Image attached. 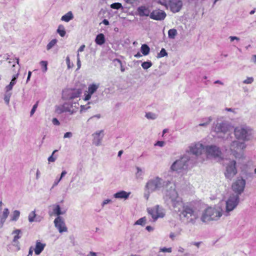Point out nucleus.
<instances>
[{"label":"nucleus","instance_id":"11","mask_svg":"<svg viewBox=\"0 0 256 256\" xmlns=\"http://www.w3.org/2000/svg\"><path fill=\"white\" fill-rule=\"evenodd\" d=\"M147 210L154 221H156L158 218H163L165 215L164 209L158 205L153 208H148Z\"/></svg>","mask_w":256,"mask_h":256},{"label":"nucleus","instance_id":"28","mask_svg":"<svg viewBox=\"0 0 256 256\" xmlns=\"http://www.w3.org/2000/svg\"><path fill=\"white\" fill-rule=\"evenodd\" d=\"M74 18L73 14L71 11L68 12L61 18V20L65 22H68Z\"/></svg>","mask_w":256,"mask_h":256},{"label":"nucleus","instance_id":"10","mask_svg":"<svg viewBox=\"0 0 256 256\" xmlns=\"http://www.w3.org/2000/svg\"><path fill=\"white\" fill-rule=\"evenodd\" d=\"M246 180L242 178H238L232 185V189L234 192V195H238L240 197L244 191L246 186Z\"/></svg>","mask_w":256,"mask_h":256},{"label":"nucleus","instance_id":"42","mask_svg":"<svg viewBox=\"0 0 256 256\" xmlns=\"http://www.w3.org/2000/svg\"><path fill=\"white\" fill-rule=\"evenodd\" d=\"M168 56V53L166 52V50L162 48L160 52L158 54L157 58H160L165 56Z\"/></svg>","mask_w":256,"mask_h":256},{"label":"nucleus","instance_id":"59","mask_svg":"<svg viewBox=\"0 0 256 256\" xmlns=\"http://www.w3.org/2000/svg\"><path fill=\"white\" fill-rule=\"evenodd\" d=\"M52 122L54 125L56 126H59L60 124V122L56 118H54L52 120Z\"/></svg>","mask_w":256,"mask_h":256},{"label":"nucleus","instance_id":"22","mask_svg":"<svg viewBox=\"0 0 256 256\" xmlns=\"http://www.w3.org/2000/svg\"><path fill=\"white\" fill-rule=\"evenodd\" d=\"M130 194V192H126L124 190H120L115 193L113 195V196L116 199L126 200L128 198Z\"/></svg>","mask_w":256,"mask_h":256},{"label":"nucleus","instance_id":"14","mask_svg":"<svg viewBox=\"0 0 256 256\" xmlns=\"http://www.w3.org/2000/svg\"><path fill=\"white\" fill-rule=\"evenodd\" d=\"M79 104L78 100L74 102L68 101L64 103V109L66 112H68L70 114H75L78 110Z\"/></svg>","mask_w":256,"mask_h":256},{"label":"nucleus","instance_id":"23","mask_svg":"<svg viewBox=\"0 0 256 256\" xmlns=\"http://www.w3.org/2000/svg\"><path fill=\"white\" fill-rule=\"evenodd\" d=\"M21 234L22 232L20 230H16L12 232V234L14 235L12 240L13 245L16 247H18V250L20 249V248L18 247L19 243L18 242V240L21 238Z\"/></svg>","mask_w":256,"mask_h":256},{"label":"nucleus","instance_id":"21","mask_svg":"<svg viewBox=\"0 0 256 256\" xmlns=\"http://www.w3.org/2000/svg\"><path fill=\"white\" fill-rule=\"evenodd\" d=\"M81 92L79 90H71L69 92L68 96V101L74 102L78 100V98L80 96Z\"/></svg>","mask_w":256,"mask_h":256},{"label":"nucleus","instance_id":"1","mask_svg":"<svg viewBox=\"0 0 256 256\" xmlns=\"http://www.w3.org/2000/svg\"><path fill=\"white\" fill-rule=\"evenodd\" d=\"M234 134L236 139L244 142L251 140L255 135L254 130L246 124H241L234 128Z\"/></svg>","mask_w":256,"mask_h":256},{"label":"nucleus","instance_id":"46","mask_svg":"<svg viewBox=\"0 0 256 256\" xmlns=\"http://www.w3.org/2000/svg\"><path fill=\"white\" fill-rule=\"evenodd\" d=\"M212 120V116H209L208 118H205L202 119V122L205 124H206V125L208 126L210 124Z\"/></svg>","mask_w":256,"mask_h":256},{"label":"nucleus","instance_id":"48","mask_svg":"<svg viewBox=\"0 0 256 256\" xmlns=\"http://www.w3.org/2000/svg\"><path fill=\"white\" fill-rule=\"evenodd\" d=\"M158 2L160 4L164 6L168 9V0H158Z\"/></svg>","mask_w":256,"mask_h":256},{"label":"nucleus","instance_id":"39","mask_svg":"<svg viewBox=\"0 0 256 256\" xmlns=\"http://www.w3.org/2000/svg\"><path fill=\"white\" fill-rule=\"evenodd\" d=\"M40 64L44 72H46L48 70V62L45 60H42L40 62Z\"/></svg>","mask_w":256,"mask_h":256},{"label":"nucleus","instance_id":"13","mask_svg":"<svg viewBox=\"0 0 256 256\" xmlns=\"http://www.w3.org/2000/svg\"><path fill=\"white\" fill-rule=\"evenodd\" d=\"M164 186V182L162 179L158 177L149 180L146 184L148 190L154 191L158 190Z\"/></svg>","mask_w":256,"mask_h":256},{"label":"nucleus","instance_id":"56","mask_svg":"<svg viewBox=\"0 0 256 256\" xmlns=\"http://www.w3.org/2000/svg\"><path fill=\"white\" fill-rule=\"evenodd\" d=\"M160 251L162 252H171L172 251V249L171 248H160Z\"/></svg>","mask_w":256,"mask_h":256},{"label":"nucleus","instance_id":"54","mask_svg":"<svg viewBox=\"0 0 256 256\" xmlns=\"http://www.w3.org/2000/svg\"><path fill=\"white\" fill-rule=\"evenodd\" d=\"M112 200L110 199L104 200L102 203V206L104 207L105 205H106L109 203H112Z\"/></svg>","mask_w":256,"mask_h":256},{"label":"nucleus","instance_id":"33","mask_svg":"<svg viewBox=\"0 0 256 256\" xmlns=\"http://www.w3.org/2000/svg\"><path fill=\"white\" fill-rule=\"evenodd\" d=\"M116 66H118L120 68L122 72H124L126 70L124 66L122 65V62L119 59L116 58L114 60Z\"/></svg>","mask_w":256,"mask_h":256},{"label":"nucleus","instance_id":"63","mask_svg":"<svg viewBox=\"0 0 256 256\" xmlns=\"http://www.w3.org/2000/svg\"><path fill=\"white\" fill-rule=\"evenodd\" d=\"M86 256H98V254L94 252H90Z\"/></svg>","mask_w":256,"mask_h":256},{"label":"nucleus","instance_id":"6","mask_svg":"<svg viewBox=\"0 0 256 256\" xmlns=\"http://www.w3.org/2000/svg\"><path fill=\"white\" fill-rule=\"evenodd\" d=\"M231 126L226 121H217L213 124L212 131L215 132L218 138H225L226 133L230 131Z\"/></svg>","mask_w":256,"mask_h":256},{"label":"nucleus","instance_id":"25","mask_svg":"<svg viewBox=\"0 0 256 256\" xmlns=\"http://www.w3.org/2000/svg\"><path fill=\"white\" fill-rule=\"evenodd\" d=\"M45 246V244L42 243L40 241L37 240L36 242V248H34L35 254L36 255L40 254L44 250Z\"/></svg>","mask_w":256,"mask_h":256},{"label":"nucleus","instance_id":"2","mask_svg":"<svg viewBox=\"0 0 256 256\" xmlns=\"http://www.w3.org/2000/svg\"><path fill=\"white\" fill-rule=\"evenodd\" d=\"M170 188L166 190L165 193L164 198L166 200L172 202L173 206L176 208V211H180L184 204L181 198L178 197L177 192L176 190V186L170 182L168 183Z\"/></svg>","mask_w":256,"mask_h":256},{"label":"nucleus","instance_id":"27","mask_svg":"<svg viewBox=\"0 0 256 256\" xmlns=\"http://www.w3.org/2000/svg\"><path fill=\"white\" fill-rule=\"evenodd\" d=\"M9 214L10 212L8 209V208H5L2 212V215L0 216V223L2 226L4 222H6V220L8 217Z\"/></svg>","mask_w":256,"mask_h":256},{"label":"nucleus","instance_id":"45","mask_svg":"<svg viewBox=\"0 0 256 256\" xmlns=\"http://www.w3.org/2000/svg\"><path fill=\"white\" fill-rule=\"evenodd\" d=\"M254 81V78L252 77H248L246 80H244L242 82L244 84H251Z\"/></svg>","mask_w":256,"mask_h":256},{"label":"nucleus","instance_id":"7","mask_svg":"<svg viewBox=\"0 0 256 256\" xmlns=\"http://www.w3.org/2000/svg\"><path fill=\"white\" fill-rule=\"evenodd\" d=\"M240 202V197L238 195L232 194L226 202V208L224 214L227 216L230 212L234 210Z\"/></svg>","mask_w":256,"mask_h":256},{"label":"nucleus","instance_id":"3","mask_svg":"<svg viewBox=\"0 0 256 256\" xmlns=\"http://www.w3.org/2000/svg\"><path fill=\"white\" fill-rule=\"evenodd\" d=\"M222 214H224V212L220 207H209L202 212L200 220L204 222L210 220H218Z\"/></svg>","mask_w":256,"mask_h":256},{"label":"nucleus","instance_id":"17","mask_svg":"<svg viewBox=\"0 0 256 256\" xmlns=\"http://www.w3.org/2000/svg\"><path fill=\"white\" fill-rule=\"evenodd\" d=\"M104 135V130H97L94 132L92 134L93 137L92 144L96 146H101Z\"/></svg>","mask_w":256,"mask_h":256},{"label":"nucleus","instance_id":"12","mask_svg":"<svg viewBox=\"0 0 256 256\" xmlns=\"http://www.w3.org/2000/svg\"><path fill=\"white\" fill-rule=\"evenodd\" d=\"M166 13L161 10H155L150 12L145 8V16H149L152 19L156 20H162L166 18Z\"/></svg>","mask_w":256,"mask_h":256},{"label":"nucleus","instance_id":"16","mask_svg":"<svg viewBox=\"0 0 256 256\" xmlns=\"http://www.w3.org/2000/svg\"><path fill=\"white\" fill-rule=\"evenodd\" d=\"M182 6L181 0H168V8L174 13L180 11Z\"/></svg>","mask_w":256,"mask_h":256},{"label":"nucleus","instance_id":"24","mask_svg":"<svg viewBox=\"0 0 256 256\" xmlns=\"http://www.w3.org/2000/svg\"><path fill=\"white\" fill-rule=\"evenodd\" d=\"M52 210V213L54 214L60 216V215L64 214L66 213V210H62L60 205L55 204L51 206Z\"/></svg>","mask_w":256,"mask_h":256},{"label":"nucleus","instance_id":"57","mask_svg":"<svg viewBox=\"0 0 256 256\" xmlns=\"http://www.w3.org/2000/svg\"><path fill=\"white\" fill-rule=\"evenodd\" d=\"M13 87L10 85L8 84L6 86L5 88V92H12L10 91L12 90Z\"/></svg>","mask_w":256,"mask_h":256},{"label":"nucleus","instance_id":"52","mask_svg":"<svg viewBox=\"0 0 256 256\" xmlns=\"http://www.w3.org/2000/svg\"><path fill=\"white\" fill-rule=\"evenodd\" d=\"M144 224V218H142L136 222L134 224L143 226Z\"/></svg>","mask_w":256,"mask_h":256},{"label":"nucleus","instance_id":"34","mask_svg":"<svg viewBox=\"0 0 256 256\" xmlns=\"http://www.w3.org/2000/svg\"><path fill=\"white\" fill-rule=\"evenodd\" d=\"M57 32L60 36L64 37L66 34L64 26L62 25H60L57 29Z\"/></svg>","mask_w":256,"mask_h":256},{"label":"nucleus","instance_id":"61","mask_svg":"<svg viewBox=\"0 0 256 256\" xmlns=\"http://www.w3.org/2000/svg\"><path fill=\"white\" fill-rule=\"evenodd\" d=\"M152 65L150 62H145V69L150 68Z\"/></svg>","mask_w":256,"mask_h":256},{"label":"nucleus","instance_id":"47","mask_svg":"<svg viewBox=\"0 0 256 256\" xmlns=\"http://www.w3.org/2000/svg\"><path fill=\"white\" fill-rule=\"evenodd\" d=\"M58 151V150H54L52 153V154L48 158V161L49 162H55V160H56V157H54V154L56 152Z\"/></svg>","mask_w":256,"mask_h":256},{"label":"nucleus","instance_id":"60","mask_svg":"<svg viewBox=\"0 0 256 256\" xmlns=\"http://www.w3.org/2000/svg\"><path fill=\"white\" fill-rule=\"evenodd\" d=\"M164 144L165 142L164 141H158L154 145L162 147L164 146Z\"/></svg>","mask_w":256,"mask_h":256},{"label":"nucleus","instance_id":"8","mask_svg":"<svg viewBox=\"0 0 256 256\" xmlns=\"http://www.w3.org/2000/svg\"><path fill=\"white\" fill-rule=\"evenodd\" d=\"M206 152L208 157L212 158L218 162L223 160V154L220 148L216 146H208L206 148Z\"/></svg>","mask_w":256,"mask_h":256},{"label":"nucleus","instance_id":"58","mask_svg":"<svg viewBox=\"0 0 256 256\" xmlns=\"http://www.w3.org/2000/svg\"><path fill=\"white\" fill-rule=\"evenodd\" d=\"M72 136V134L71 132H66L64 134V138H71Z\"/></svg>","mask_w":256,"mask_h":256},{"label":"nucleus","instance_id":"50","mask_svg":"<svg viewBox=\"0 0 256 256\" xmlns=\"http://www.w3.org/2000/svg\"><path fill=\"white\" fill-rule=\"evenodd\" d=\"M66 62L68 69L72 68L73 66V64L70 63V58L68 56L66 58Z\"/></svg>","mask_w":256,"mask_h":256},{"label":"nucleus","instance_id":"9","mask_svg":"<svg viewBox=\"0 0 256 256\" xmlns=\"http://www.w3.org/2000/svg\"><path fill=\"white\" fill-rule=\"evenodd\" d=\"M236 164V162L234 160H230L226 164L224 174L227 179L231 180L237 174Z\"/></svg>","mask_w":256,"mask_h":256},{"label":"nucleus","instance_id":"49","mask_svg":"<svg viewBox=\"0 0 256 256\" xmlns=\"http://www.w3.org/2000/svg\"><path fill=\"white\" fill-rule=\"evenodd\" d=\"M38 101L32 106V109L31 110V111L30 112V116H32L34 113L35 112L38 106Z\"/></svg>","mask_w":256,"mask_h":256},{"label":"nucleus","instance_id":"29","mask_svg":"<svg viewBox=\"0 0 256 256\" xmlns=\"http://www.w3.org/2000/svg\"><path fill=\"white\" fill-rule=\"evenodd\" d=\"M36 211L33 210L32 211L28 214V220L29 222H40V219H38V218H36Z\"/></svg>","mask_w":256,"mask_h":256},{"label":"nucleus","instance_id":"41","mask_svg":"<svg viewBox=\"0 0 256 256\" xmlns=\"http://www.w3.org/2000/svg\"><path fill=\"white\" fill-rule=\"evenodd\" d=\"M64 104L62 105L58 106L56 107V112L58 114H62L63 112H66V111L64 109Z\"/></svg>","mask_w":256,"mask_h":256},{"label":"nucleus","instance_id":"31","mask_svg":"<svg viewBox=\"0 0 256 256\" xmlns=\"http://www.w3.org/2000/svg\"><path fill=\"white\" fill-rule=\"evenodd\" d=\"M20 216V212L18 210H15L12 212V214L10 216V220L12 222H16L19 218Z\"/></svg>","mask_w":256,"mask_h":256},{"label":"nucleus","instance_id":"26","mask_svg":"<svg viewBox=\"0 0 256 256\" xmlns=\"http://www.w3.org/2000/svg\"><path fill=\"white\" fill-rule=\"evenodd\" d=\"M101 118L102 114H100L94 115L88 119L86 123L88 124H96Z\"/></svg>","mask_w":256,"mask_h":256},{"label":"nucleus","instance_id":"19","mask_svg":"<svg viewBox=\"0 0 256 256\" xmlns=\"http://www.w3.org/2000/svg\"><path fill=\"white\" fill-rule=\"evenodd\" d=\"M100 87V84H92L88 86V94H85L84 100L86 101L90 99L92 96L98 90Z\"/></svg>","mask_w":256,"mask_h":256},{"label":"nucleus","instance_id":"30","mask_svg":"<svg viewBox=\"0 0 256 256\" xmlns=\"http://www.w3.org/2000/svg\"><path fill=\"white\" fill-rule=\"evenodd\" d=\"M95 42L98 45H102L105 42L104 36L102 34H100L96 36Z\"/></svg>","mask_w":256,"mask_h":256},{"label":"nucleus","instance_id":"43","mask_svg":"<svg viewBox=\"0 0 256 256\" xmlns=\"http://www.w3.org/2000/svg\"><path fill=\"white\" fill-rule=\"evenodd\" d=\"M110 8L112 9L118 10L122 8V6L120 3L114 2L110 4Z\"/></svg>","mask_w":256,"mask_h":256},{"label":"nucleus","instance_id":"40","mask_svg":"<svg viewBox=\"0 0 256 256\" xmlns=\"http://www.w3.org/2000/svg\"><path fill=\"white\" fill-rule=\"evenodd\" d=\"M145 116L146 118L150 120H154L157 118V115L155 113L152 112H146Z\"/></svg>","mask_w":256,"mask_h":256},{"label":"nucleus","instance_id":"20","mask_svg":"<svg viewBox=\"0 0 256 256\" xmlns=\"http://www.w3.org/2000/svg\"><path fill=\"white\" fill-rule=\"evenodd\" d=\"M204 149V146L200 143H196L194 144H192L190 146V152L196 156H198L200 154Z\"/></svg>","mask_w":256,"mask_h":256},{"label":"nucleus","instance_id":"64","mask_svg":"<svg viewBox=\"0 0 256 256\" xmlns=\"http://www.w3.org/2000/svg\"><path fill=\"white\" fill-rule=\"evenodd\" d=\"M251 60L254 64H256V55L254 54L252 56Z\"/></svg>","mask_w":256,"mask_h":256},{"label":"nucleus","instance_id":"55","mask_svg":"<svg viewBox=\"0 0 256 256\" xmlns=\"http://www.w3.org/2000/svg\"><path fill=\"white\" fill-rule=\"evenodd\" d=\"M77 66H78L77 70H79L81 67V62L80 60L79 54H77Z\"/></svg>","mask_w":256,"mask_h":256},{"label":"nucleus","instance_id":"62","mask_svg":"<svg viewBox=\"0 0 256 256\" xmlns=\"http://www.w3.org/2000/svg\"><path fill=\"white\" fill-rule=\"evenodd\" d=\"M229 38L230 39L231 42H232L234 40H239L240 38L237 36H230L229 37Z\"/></svg>","mask_w":256,"mask_h":256},{"label":"nucleus","instance_id":"4","mask_svg":"<svg viewBox=\"0 0 256 256\" xmlns=\"http://www.w3.org/2000/svg\"><path fill=\"white\" fill-rule=\"evenodd\" d=\"M235 140H232L229 144V148L232 154L236 158L243 159L244 158V150L246 148L245 142Z\"/></svg>","mask_w":256,"mask_h":256},{"label":"nucleus","instance_id":"53","mask_svg":"<svg viewBox=\"0 0 256 256\" xmlns=\"http://www.w3.org/2000/svg\"><path fill=\"white\" fill-rule=\"evenodd\" d=\"M62 180L59 178H56L53 183V184H52V188H54L55 186H56L58 184V183L60 182V181L61 180Z\"/></svg>","mask_w":256,"mask_h":256},{"label":"nucleus","instance_id":"44","mask_svg":"<svg viewBox=\"0 0 256 256\" xmlns=\"http://www.w3.org/2000/svg\"><path fill=\"white\" fill-rule=\"evenodd\" d=\"M136 14L142 16H144V6H141L139 7L136 11Z\"/></svg>","mask_w":256,"mask_h":256},{"label":"nucleus","instance_id":"15","mask_svg":"<svg viewBox=\"0 0 256 256\" xmlns=\"http://www.w3.org/2000/svg\"><path fill=\"white\" fill-rule=\"evenodd\" d=\"M188 160V158L186 156H183L181 158L176 160L171 166V170L174 171H179L184 169Z\"/></svg>","mask_w":256,"mask_h":256},{"label":"nucleus","instance_id":"36","mask_svg":"<svg viewBox=\"0 0 256 256\" xmlns=\"http://www.w3.org/2000/svg\"><path fill=\"white\" fill-rule=\"evenodd\" d=\"M19 70H20V68H18V72H16V74L13 76L12 80L11 82H10V83L9 84L12 87L14 86L16 82V80H17V78H18V75H19V72H18Z\"/></svg>","mask_w":256,"mask_h":256},{"label":"nucleus","instance_id":"51","mask_svg":"<svg viewBox=\"0 0 256 256\" xmlns=\"http://www.w3.org/2000/svg\"><path fill=\"white\" fill-rule=\"evenodd\" d=\"M90 108V106L86 105H81L80 106V112L82 113V112L88 110Z\"/></svg>","mask_w":256,"mask_h":256},{"label":"nucleus","instance_id":"32","mask_svg":"<svg viewBox=\"0 0 256 256\" xmlns=\"http://www.w3.org/2000/svg\"><path fill=\"white\" fill-rule=\"evenodd\" d=\"M136 172L135 173L136 178L138 180H142V176H143V172L142 168H139L138 166H136Z\"/></svg>","mask_w":256,"mask_h":256},{"label":"nucleus","instance_id":"35","mask_svg":"<svg viewBox=\"0 0 256 256\" xmlns=\"http://www.w3.org/2000/svg\"><path fill=\"white\" fill-rule=\"evenodd\" d=\"M177 34V30L174 28L170 29L168 32V36L170 38H174Z\"/></svg>","mask_w":256,"mask_h":256},{"label":"nucleus","instance_id":"37","mask_svg":"<svg viewBox=\"0 0 256 256\" xmlns=\"http://www.w3.org/2000/svg\"><path fill=\"white\" fill-rule=\"evenodd\" d=\"M58 40L56 39H53L46 46V50H49L57 43Z\"/></svg>","mask_w":256,"mask_h":256},{"label":"nucleus","instance_id":"38","mask_svg":"<svg viewBox=\"0 0 256 256\" xmlns=\"http://www.w3.org/2000/svg\"><path fill=\"white\" fill-rule=\"evenodd\" d=\"M12 92H6L4 96V100L5 103L8 105L10 101V98L12 96Z\"/></svg>","mask_w":256,"mask_h":256},{"label":"nucleus","instance_id":"5","mask_svg":"<svg viewBox=\"0 0 256 256\" xmlns=\"http://www.w3.org/2000/svg\"><path fill=\"white\" fill-rule=\"evenodd\" d=\"M183 210L181 214L186 218V222L191 224H197L200 219V212L198 210H194L188 206H182Z\"/></svg>","mask_w":256,"mask_h":256},{"label":"nucleus","instance_id":"18","mask_svg":"<svg viewBox=\"0 0 256 256\" xmlns=\"http://www.w3.org/2000/svg\"><path fill=\"white\" fill-rule=\"evenodd\" d=\"M54 224L60 233L67 232L68 228L62 217L60 216H57L54 220Z\"/></svg>","mask_w":256,"mask_h":256}]
</instances>
